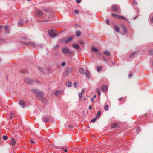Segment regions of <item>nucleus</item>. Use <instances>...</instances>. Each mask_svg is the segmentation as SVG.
Here are the masks:
<instances>
[{
  "label": "nucleus",
  "mask_w": 153,
  "mask_h": 153,
  "mask_svg": "<svg viewBox=\"0 0 153 153\" xmlns=\"http://www.w3.org/2000/svg\"><path fill=\"white\" fill-rule=\"evenodd\" d=\"M72 85V82H68L66 84V85L68 87H71Z\"/></svg>",
  "instance_id": "5701e85b"
},
{
  "label": "nucleus",
  "mask_w": 153,
  "mask_h": 153,
  "mask_svg": "<svg viewBox=\"0 0 153 153\" xmlns=\"http://www.w3.org/2000/svg\"><path fill=\"white\" fill-rule=\"evenodd\" d=\"M66 65V63L65 62H63L61 64V66L62 67L65 66Z\"/></svg>",
  "instance_id": "a19ab883"
},
{
  "label": "nucleus",
  "mask_w": 153,
  "mask_h": 153,
  "mask_svg": "<svg viewBox=\"0 0 153 153\" xmlns=\"http://www.w3.org/2000/svg\"><path fill=\"white\" fill-rule=\"evenodd\" d=\"M133 3L134 4H137V2L135 1H133Z\"/></svg>",
  "instance_id": "8fccbe9b"
},
{
  "label": "nucleus",
  "mask_w": 153,
  "mask_h": 153,
  "mask_svg": "<svg viewBox=\"0 0 153 153\" xmlns=\"http://www.w3.org/2000/svg\"><path fill=\"white\" fill-rule=\"evenodd\" d=\"M78 85V83L77 82H75L74 84V85L75 88H76Z\"/></svg>",
  "instance_id": "473e14b6"
},
{
  "label": "nucleus",
  "mask_w": 153,
  "mask_h": 153,
  "mask_svg": "<svg viewBox=\"0 0 153 153\" xmlns=\"http://www.w3.org/2000/svg\"><path fill=\"white\" fill-rule=\"evenodd\" d=\"M54 14L53 13H51L50 14V15H49V16L50 17H51V18H52L53 16H54Z\"/></svg>",
  "instance_id": "58836bf2"
},
{
  "label": "nucleus",
  "mask_w": 153,
  "mask_h": 153,
  "mask_svg": "<svg viewBox=\"0 0 153 153\" xmlns=\"http://www.w3.org/2000/svg\"><path fill=\"white\" fill-rule=\"evenodd\" d=\"M66 40V38H64V39H60V42L61 43H63V42H64L65 43V41Z\"/></svg>",
  "instance_id": "c85d7f7f"
},
{
  "label": "nucleus",
  "mask_w": 153,
  "mask_h": 153,
  "mask_svg": "<svg viewBox=\"0 0 153 153\" xmlns=\"http://www.w3.org/2000/svg\"><path fill=\"white\" fill-rule=\"evenodd\" d=\"M112 9L114 12H117L118 10V7L115 5L112 6Z\"/></svg>",
  "instance_id": "9d476101"
},
{
  "label": "nucleus",
  "mask_w": 153,
  "mask_h": 153,
  "mask_svg": "<svg viewBox=\"0 0 153 153\" xmlns=\"http://www.w3.org/2000/svg\"><path fill=\"white\" fill-rule=\"evenodd\" d=\"M68 53L71 54H73V52L72 51H69V52Z\"/></svg>",
  "instance_id": "6e6d98bb"
},
{
  "label": "nucleus",
  "mask_w": 153,
  "mask_h": 153,
  "mask_svg": "<svg viewBox=\"0 0 153 153\" xmlns=\"http://www.w3.org/2000/svg\"><path fill=\"white\" fill-rule=\"evenodd\" d=\"M75 13L76 14H78L79 13V11L78 10H76L74 11Z\"/></svg>",
  "instance_id": "f704fd0d"
},
{
  "label": "nucleus",
  "mask_w": 153,
  "mask_h": 153,
  "mask_svg": "<svg viewBox=\"0 0 153 153\" xmlns=\"http://www.w3.org/2000/svg\"><path fill=\"white\" fill-rule=\"evenodd\" d=\"M85 92V90L84 89H82L81 91V93L82 94L84 93Z\"/></svg>",
  "instance_id": "3c124183"
},
{
  "label": "nucleus",
  "mask_w": 153,
  "mask_h": 153,
  "mask_svg": "<svg viewBox=\"0 0 153 153\" xmlns=\"http://www.w3.org/2000/svg\"><path fill=\"white\" fill-rule=\"evenodd\" d=\"M139 130H140V129L139 128L137 129L136 130V131L137 133H138L139 132V131H140Z\"/></svg>",
  "instance_id": "13d9d810"
},
{
  "label": "nucleus",
  "mask_w": 153,
  "mask_h": 153,
  "mask_svg": "<svg viewBox=\"0 0 153 153\" xmlns=\"http://www.w3.org/2000/svg\"><path fill=\"white\" fill-rule=\"evenodd\" d=\"M25 82L28 84H32V80L30 79L29 78H27L25 79Z\"/></svg>",
  "instance_id": "1a4fd4ad"
},
{
  "label": "nucleus",
  "mask_w": 153,
  "mask_h": 153,
  "mask_svg": "<svg viewBox=\"0 0 153 153\" xmlns=\"http://www.w3.org/2000/svg\"><path fill=\"white\" fill-rule=\"evenodd\" d=\"M92 107L91 106H90L89 107V109H92Z\"/></svg>",
  "instance_id": "052dcab7"
},
{
  "label": "nucleus",
  "mask_w": 153,
  "mask_h": 153,
  "mask_svg": "<svg viewBox=\"0 0 153 153\" xmlns=\"http://www.w3.org/2000/svg\"><path fill=\"white\" fill-rule=\"evenodd\" d=\"M72 46L76 49H78L79 48V45L77 44H73L72 45Z\"/></svg>",
  "instance_id": "f3484780"
},
{
  "label": "nucleus",
  "mask_w": 153,
  "mask_h": 153,
  "mask_svg": "<svg viewBox=\"0 0 153 153\" xmlns=\"http://www.w3.org/2000/svg\"><path fill=\"white\" fill-rule=\"evenodd\" d=\"M108 105H106L104 107V109L105 110H108Z\"/></svg>",
  "instance_id": "e433bc0d"
},
{
  "label": "nucleus",
  "mask_w": 153,
  "mask_h": 153,
  "mask_svg": "<svg viewBox=\"0 0 153 153\" xmlns=\"http://www.w3.org/2000/svg\"><path fill=\"white\" fill-rule=\"evenodd\" d=\"M32 84L33 83H40V82L38 81L37 80L35 79H32Z\"/></svg>",
  "instance_id": "b1692460"
},
{
  "label": "nucleus",
  "mask_w": 153,
  "mask_h": 153,
  "mask_svg": "<svg viewBox=\"0 0 153 153\" xmlns=\"http://www.w3.org/2000/svg\"><path fill=\"white\" fill-rule=\"evenodd\" d=\"M123 97H121L120 98L118 99V100H121L123 99Z\"/></svg>",
  "instance_id": "0e129e2a"
},
{
  "label": "nucleus",
  "mask_w": 153,
  "mask_h": 153,
  "mask_svg": "<svg viewBox=\"0 0 153 153\" xmlns=\"http://www.w3.org/2000/svg\"><path fill=\"white\" fill-rule=\"evenodd\" d=\"M111 127L112 128H114L116 126V123H114L111 124Z\"/></svg>",
  "instance_id": "c9c22d12"
},
{
  "label": "nucleus",
  "mask_w": 153,
  "mask_h": 153,
  "mask_svg": "<svg viewBox=\"0 0 153 153\" xmlns=\"http://www.w3.org/2000/svg\"><path fill=\"white\" fill-rule=\"evenodd\" d=\"M19 105L23 108L24 107L25 105V103L22 100H20L19 101Z\"/></svg>",
  "instance_id": "4468645a"
},
{
  "label": "nucleus",
  "mask_w": 153,
  "mask_h": 153,
  "mask_svg": "<svg viewBox=\"0 0 153 153\" xmlns=\"http://www.w3.org/2000/svg\"><path fill=\"white\" fill-rule=\"evenodd\" d=\"M39 69L41 72L42 73H43V68H39Z\"/></svg>",
  "instance_id": "ea45409f"
},
{
  "label": "nucleus",
  "mask_w": 153,
  "mask_h": 153,
  "mask_svg": "<svg viewBox=\"0 0 153 153\" xmlns=\"http://www.w3.org/2000/svg\"><path fill=\"white\" fill-rule=\"evenodd\" d=\"M85 75L86 76V77L89 78L90 77V72H89L87 70H86V72L85 73Z\"/></svg>",
  "instance_id": "a211bd4d"
},
{
  "label": "nucleus",
  "mask_w": 153,
  "mask_h": 153,
  "mask_svg": "<svg viewBox=\"0 0 153 153\" xmlns=\"http://www.w3.org/2000/svg\"><path fill=\"white\" fill-rule=\"evenodd\" d=\"M104 54L106 56H110V53L108 51H104Z\"/></svg>",
  "instance_id": "393cba45"
},
{
  "label": "nucleus",
  "mask_w": 153,
  "mask_h": 153,
  "mask_svg": "<svg viewBox=\"0 0 153 153\" xmlns=\"http://www.w3.org/2000/svg\"><path fill=\"white\" fill-rule=\"evenodd\" d=\"M49 34L50 36L52 37H54L56 35L54 30H50L49 32Z\"/></svg>",
  "instance_id": "0eeeda50"
},
{
  "label": "nucleus",
  "mask_w": 153,
  "mask_h": 153,
  "mask_svg": "<svg viewBox=\"0 0 153 153\" xmlns=\"http://www.w3.org/2000/svg\"><path fill=\"white\" fill-rule=\"evenodd\" d=\"M103 60L104 61H107V60L106 59H103Z\"/></svg>",
  "instance_id": "338daca9"
},
{
  "label": "nucleus",
  "mask_w": 153,
  "mask_h": 153,
  "mask_svg": "<svg viewBox=\"0 0 153 153\" xmlns=\"http://www.w3.org/2000/svg\"><path fill=\"white\" fill-rule=\"evenodd\" d=\"M23 21L22 20V19H20L19 20L18 23V24L19 25L22 26L23 25Z\"/></svg>",
  "instance_id": "412c9836"
},
{
  "label": "nucleus",
  "mask_w": 153,
  "mask_h": 153,
  "mask_svg": "<svg viewBox=\"0 0 153 153\" xmlns=\"http://www.w3.org/2000/svg\"><path fill=\"white\" fill-rule=\"evenodd\" d=\"M96 119V118H94L91 120V121L93 123H94L95 122Z\"/></svg>",
  "instance_id": "c03bdc74"
},
{
  "label": "nucleus",
  "mask_w": 153,
  "mask_h": 153,
  "mask_svg": "<svg viewBox=\"0 0 153 153\" xmlns=\"http://www.w3.org/2000/svg\"><path fill=\"white\" fill-rule=\"evenodd\" d=\"M51 70V69L50 68H48L47 69L48 71L47 72V73H49Z\"/></svg>",
  "instance_id": "603ef678"
},
{
  "label": "nucleus",
  "mask_w": 153,
  "mask_h": 153,
  "mask_svg": "<svg viewBox=\"0 0 153 153\" xmlns=\"http://www.w3.org/2000/svg\"><path fill=\"white\" fill-rule=\"evenodd\" d=\"M30 143H31L32 144H34L36 143V142L34 141L31 140L30 141Z\"/></svg>",
  "instance_id": "49530a36"
},
{
  "label": "nucleus",
  "mask_w": 153,
  "mask_h": 153,
  "mask_svg": "<svg viewBox=\"0 0 153 153\" xmlns=\"http://www.w3.org/2000/svg\"><path fill=\"white\" fill-rule=\"evenodd\" d=\"M149 54L150 55H152L153 54V50H150L149 51Z\"/></svg>",
  "instance_id": "72a5a7b5"
},
{
  "label": "nucleus",
  "mask_w": 153,
  "mask_h": 153,
  "mask_svg": "<svg viewBox=\"0 0 153 153\" xmlns=\"http://www.w3.org/2000/svg\"><path fill=\"white\" fill-rule=\"evenodd\" d=\"M151 22L153 23V18H152L151 19Z\"/></svg>",
  "instance_id": "774afa93"
},
{
  "label": "nucleus",
  "mask_w": 153,
  "mask_h": 153,
  "mask_svg": "<svg viewBox=\"0 0 153 153\" xmlns=\"http://www.w3.org/2000/svg\"><path fill=\"white\" fill-rule=\"evenodd\" d=\"M63 93V91L60 90H58L55 91L54 93V94L56 96H57Z\"/></svg>",
  "instance_id": "f8f14e48"
},
{
  "label": "nucleus",
  "mask_w": 153,
  "mask_h": 153,
  "mask_svg": "<svg viewBox=\"0 0 153 153\" xmlns=\"http://www.w3.org/2000/svg\"><path fill=\"white\" fill-rule=\"evenodd\" d=\"M48 19H45L43 20V22H48Z\"/></svg>",
  "instance_id": "5fc2aeb1"
},
{
  "label": "nucleus",
  "mask_w": 153,
  "mask_h": 153,
  "mask_svg": "<svg viewBox=\"0 0 153 153\" xmlns=\"http://www.w3.org/2000/svg\"><path fill=\"white\" fill-rule=\"evenodd\" d=\"M114 28L117 32H119V28L117 25H115Z\"/></svg>",
  "instance_id": "aec40b11"
},
{
  "label": "nucleus",
  "mask_w": 153,
  "mask_h": 153,
  "mask_svg": "<svg viewBox=\"0 0 153 153\" xmlns=\"http://www.w3.org/2000/svg\"><path fill=\"white\" fill-rule=\"evenodd\" d=\"M3 27H4V26L0 25V30Z\"/></svg>",
  "instance_id": "e2e57ef3"
},
{
  "label": "nucleus",
  "mask_w": 153,
  "mask_h": 153,
  "mask_svg": "<svg viewBox=\"0 0 153 153\" xmlns=\"http://www.w3.org/2000/svg\"><path fill=\"white\" fill-rule=\"evenodd\" d=\"M73 127V125H70L69 126V128H72Z\"/></svg>",
  "instance_id": "680f3d73"
},
{
  "label": "nucleus",
  "mask_w": 153,
  "mask_h": 153,
  "mask_svg": "<svg viewBox=\"0 0 153 153\" xmlns=\"http://www.w3.org/2000/svg\"><path fill=\"white\" fill-rule=\"evenodd\" d=\"M13 116H12V112H11V113H10V119H11L12 118H13Z\"/></svg>",
  "instance_id": "79ce46f5"
},
{
  "label": "nucleus",
  "mask_w": 153,
  "mask_h": 153,
  "mask_svg": "<svg viewBox=\"0 0 153 153\" xmlns=\"http://www.w3.org/2000/svg\"><path fill=\"white\" fill-rule=\"evenodd\" d=\"M97 71L98 72L102 70V67L101 66H98L97 68Z\"/></svg>",
  "instance_id": "cd10ccee"
},
{
  "label": "nucleus",
  "mask_w": 153,
  "mask_h": 153,
  "mask_svg": "<svg viewBox=\"0 0 153 153\" xmlns=\"http://www.w3.org/2000/svg\"><path fill=\"white\" fill-rule=\"evenodd\" d=\"M108 87L106 85H104L101 87V90L103 92L106 91L107 90Z\"/></svg>",
  "instance_id": "9b49d317"
},
{
  "label": "nucleus",
  "mask_w": 153,
  "mask_h": 153,
  "mask_svg": "<svg viewBox=\"0 0 153 153\" xmlns=\"http://www.w3.org/2000/svg\"><path fill=\"white\" fill-rule=\"evenodd\" d=\"M81 34V32L80 30H77L76 31V35L77 36H79Z\"/></svg>",
  "instance_id": "bb28decb"
},
{
  "label": "nucleus",
  "mask_w": 153,
  "mask_h": 153,
  "mask_svg": "<svg viewBox=\"0 0 153 153\" xmlns=\"http://www.w3.org/2000/svg\"><path fill=\"white\" fill-rule=\"evenodd\" d=\"M24 44L26 45H30L33 46H35L36 45V44L34 42H25Z\"/></svg>",
  "instance_id": "423d86ee"
},
{
  "label": "nucleus",
  "mask_w": 153,
  "mask_h": 153,
  "mask_svg": "<svg viewBox=\"0 0 153 153\" xmlns=\"http://www.w3.org/2000/svg\"><path fill=\"white\" fill-rule=\"evenodd\" d=\"M82 97V93H79V97L80 98H81Z\"/></svg>",
  "instance_id": "37998d69"
},
{
  "label": "nucleus",
  "mask_w": 153,
  "mask_h": 153,
  "mask_svg": "<svg viewBox=\"0 0 153 153\" xmlns=\"http://www.w3.org/2000/svg\"><path fill=\"white\" fill-rule=\"evenodd\" d=\"M91 51L93 52H97L98 51V50L97 49L93 47H91Z\"/></svg>",
  "instance_id": "4be33fe9"
},
{
  "label": "nucleus",
  "mask_w": 153,
  "mask_h": 153,
  "mask_svg": "<svg viewBox=\"0 0 153 153\" xmlns=\"http://www.w3.org/2000/svg\"><path fill=\"white\" fill-rule=\"evenodd\" d=\"M75 26L76 28H78L79 27V25H76Z\"/></svg>",
  "instance_id": "4d7b16f0"
},
{
  "label": "nucleus",
  "mask_w": 153,
  "mask_h": 153,
  "mask_svg": "<svg viewBox=\"0 0 153 153\" xmlns=\"http://www.w3.org/2000/svg\"><path fill=\"white\" fill-rule=\"evenodd\" d=\"M111 15L113 17H115L117 19H125L128 21V20L126 19V18L125 17L123 16L115 14L113 13L111 14Z\"/></svg>",
  "instance_id": "20e7f679"
},
{
  "label": "nucleus",
  "mask_w": 153,
  "mask_h": 153,
  "mask_svg": "<svg viewBox=\"0 0 153 153\" xmlns=\"http://www.w3.org/2000/svg\"><path fill=\"white\" fill-rule=\"evenodd\" d=\"M42 101L44 103H45L47 102V100L44 97L42 98Z\"/></svg>",
  "instance_id": "c756f323"
},
{
  "label": "nucleus",
  "mask_w": 153,
  "mask_h": 153,
  "mask_svg": "<svg viewBox=\"0 0 153 153\" xmlns=\"http://www.w3.org/2000/svg\"><path fill=\"white\" fill-rule=\"evenodd\" d=\"M106 22L107 24H109V20L108 19H107Z\"/></svg>",
  "instance_id": "864d4df0"
},
{
  "label": "nucleus",
  "mask_w": 153,
  "mask_h": 153,
  "mask_svg": "<svg viewBox=\"0 0 153 153\" xmlns=\"http://www.w3.org/2000/svg\"><path fill=\"white\" fill-rule=\"evenodd\" d=\"M73 69L70 68H67L65 70V76H67L68 75L70 74L73 71Z\"/></svg>",
  "instance_id": "7ed1b4c3"
},
{
  "label": "nucleus",
  "mask_w": 153,
  "mask_h": 153,
  "mask_svg": "<svg viewBox=\"0 0 153 153\" xmlns=\"http://www.w3.org/2000/svg\"><path fill=\"white\" fill-rule=\"evenodd\" d=\"M4 28L5 31V33L6 34H9L10 32V30L9 29L8 26L7 25H4Z\"/></svg>",
  "instance_id": "39448f33"
},
{
  "label": "nucleus",
  "mask_w": 153,
  "mask_h": 153,
  "mask_svg": "<svg viewBox=\"0 0 153 153\" xmlns=\"http://www.w3.org/2000/svg\"><path fill=\"white\" fill-rule=\"evenodd\" d=\"M76 1L78 3H80L81 2V0H76Z\"/></svg>",
  "instance_id": "de8ad7c7"
},
{
  "label": "nucleus",
  "mask_w": 153,
  "mask_h": 153,
  "mask_svg": "<svg viewBox=\"0 0 153 153\" xmlns=\"http://www.w3.org/2000/svg\"><path fill=\"white\" fill-rule=\"evenodd\" d=\"M135 53H135V52H134L133 53H132V54H131V55H130V57H131L132 56L134 55V54H135Z\"/></svg>",
  "instance_id": "09e8293b"
},
{
  "label": "nucleus",
  "mask_w": 153,
  "mask_h": 153,
  "mask_svg": "<svg viewBox=\"0 0 153 153\" xmlns=\"http://www.w3.org/2000/svg\"><path fill=\"white\" fill-rule=\"evenodd\" d=\"M8 138V137L6 136H3V139L4 140H6Z\"/></svg>",
  "instance_id": "4c0bfd02"
},
{
  "label": "nucleus",
  "mask_w": 153,
  "mask_h": 153,
  "mask_svg": "<svg viewBox=\"0 0 153 153\" xmlns=\"http://www.w3.org/2000/svg\"><path fill=\"white\" fill-rule=\"evenodd\" d=\"M121 26L123 30V31L125 33H126L127 32V29L126 26L123 25H121Z\"/></svg>",
  "instance_id": "2eb2a0df"
},
{
  "label": "nucleus",
  "mask_w": 153,
  "mask_h": 153,
  "mask_svg": "<svg viewBox=\"0 0 153 153\" xmlns=\"http://www.w3.org/2000/svg\"><path fill=\"white\" fill-rule=\"evenodd\" d=\"M74 38L73 36H71L68 38L65 42V43H68L70 42Z\"/></svg>",
  "instance_id": "ddd939ff"
},
{
  "label": "nucleus",
  "mask_w": 153,
  "mask_h": 153,
  "mask_svg": "<svg viewBox=\"0 0 153 153\" xmlns=\"http://www.w3.org/2000/svg\"><path fill=\"white\" fill-rule=\"evenodd\" d=\"M132 76V74H130L129 75V77H131Z\"/></svg>",
  "instance_id": "69168bd1"
},
{
  "label": "nucleus",
  "mask_w": 153,
  "mask_h": 153,
  "mask_svg": "<svg viewBox=\"0 0 153 153\" xmlns=\"http://www.w3.org/2000/svg\"><path fill=\"white\" fill-rule=\"evenodd\" d=\"M79 72L81 74H85V70L83 68H80L79 70Z\"/></svg>",
  "instance_id": "dca6fc26"
},
{
  "label": "nucleus",
  "mask_w": 153,
  "mask_h": 153,
  "mask_svg": "<svg viewBox=\"0 0 153 153\" xmlns=\"http://www.w3.org/2000/svg\"><path fill=\"white\" fill-rule=\"evenodd\" d=\"M16 143V141L14 139H12V141L11 142V143L12 144V146H13Z\"/></svg>",
  "instance_id": "a878e982"
},
{
  "label": "nucleus",
  "mask_w": 153,
  "mask_h": 153,
  "mask_svg": "<svg viewBox=\"0 0 153 153\" xmlns=\"http://www.w3.org/2000/svg\"><path fill=\"white\" fill-rule=\"evenodd\" d=\"M62 149L64 150L65 152H67V149H64L63 147L61 148Z\"/></svg>",
  "instance_id": "a18cd8bd"
},
{
  "label": "nucleus",
  "mask_w": 153,
  "mask_h": 153,
  "mask_svg": "<svg viewBox=\"0 0 153 153\" xmlns=\"http://www.w3.org/2000/svg\"><path fill=\"white\" fill-rule=\"evenodd\" d=\"M94 98H91V102H93L94 101Z\"/></svg>",
  "instance_id": "bf43d9fd"
},
{
  "label": "nucleus",
  "mask_w": 153,
  "mask_h": 153,
  "mask_svg": "<svg viewBox=\"0 0 153 153\" xmlns=\"http://www.w3.org/2000/svg\"><path fill=\"white\" fill-rule=\"evenodd\" d=\"M101 111H99L97 113V115H96V118H97V117H100V115L101 114Z\"/></svg>",
  "instance_id": "7c9ffc66"
},
{
  "label": "nucleus",
  "mask_w": 153,
  "mask_h": 153,
  "mask_svg": "<svg viewBox=\"0 0 153 153\" xmlns=\"http://www.w3.org/2000/svg\"><path fill=\"white\" fill-rule=\"evenodd\" d=\"M96 91L99 96H100L101 92L99 88H97Z\"/></svg>",
  "instance_id": "2f4dec72"
},
{
  "label": "nucleus",
  "mask_w": 153,
  "mask_h": 153,
  "mask_svg": "<svg viewBox=\"0 0 153 153\" xmlns=\"http://www.w3.org/2000/svg\"><path fill=\"white\" fill-rule=\"evenodd\" d=\"M31 91L36 95L39 96H43L44 95V94L42 91L36 89H33L31 90Z\"/></svg>",
  "instance_id": "f257e3e1"
},
{
  "label": "nucleus",
  "mask_w": 153,
  "mask_h": 153,
  "mask_svg": "<svg viewBox=\"0 0 153 153\" xmlns=\"http://www.w3.org/2000/svg\"><path fill=\"white\" fill-rule=\"evenodd\" d=\"M43 120L44 122L46 123L48 122L49 121V118L48 117H45L43 118Z\"/></svg>",
  "instance_id": "6ab92c4d"
},
{
  "label": "nucleus",
  "mask_w": 153,
  "mask_h": 153,
  "mask_svg": "<svg viewBox=\"0 0 153 153\" xmlns=\"http://www.w3.org/2000/svg\"><path fill=\"white\" fill-rule=\"evenodd\" d=\"M69 51V49L67 47H64L62 50V52L64 54L68 53Z\"/></svg>",
  "instance_id": "6e6552de"
},
{
  "label": "nucleus",
  "mask_w": 153,
  "mask_h": 153,
  "mask_svg": "<svg viewBox=\"0 0 153 153\" xmlns=\"http://www.w3.org/2000/svg\"><path fill=\"white\" fill-rule=\"evenodd\" d=\"M35 13L37 16L39 17H42L43 14L42 12L39 9H37L35 11Z\"/></svg>",
  "instance_id": "f03ea898"
}]
</instances>
